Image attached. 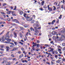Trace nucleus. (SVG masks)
Listing matches in <instances>:
<instances>
[{
    "label": "nucleus",
    "instance_id": "603ef678",
    "mask_svg": "<svg viewBox=\"0 0 65 65\" xmlns=\"http://www.w3.org/2000/svg\"><path fill=\"white\" fill-rule=\"evenodd\" d=\"M23 53H24V55H26V54H27V53L25 52V51L23 52Z\"/></svg>",
    "mask_w": 65,
    "mask_h": 65
},
{
    "label": "nucleus",
    "instance_id": "69168bd1",
    "mask_svg": "<svg viewBox=\"0 0 65 65\" xmlns=\"http://www.w3.org/2000/svg\"><path fill=\"white\" fill-rule=\"evenodd\" d=\"M45 46H48L49 47H50V46L49 45H48L47 44H45Z\"/></svg>",
    "mask_w": 65,
    "mask_h": 65
},
{
    "label": "nucleus",
    "instance_id": "20e7f679",
    "mask_svg": "<svg viewBox=\"0 0 65 65\" xmlns=\"http://www.w3.org/2000/svg\"><path fill=\"white\" fill-rule=\"evenodd\" d=\"M14 35V38H16L17 37V34L15 32H14L13 33Z\"/></svg>",
    "mask_w": 65,
    "mask_h": 65
},
{
    "label": "nucleus",
    "instance_id": "338daca9",
    "mask_svg": "<svg viewBox=\"0 0 65 65\" xmlns=\"http://www.w3.org/2000/svg\"><path fill=\"white\" fill-rule=\"evenodd\" d=\"M42 34L41 33H39V35H38V36H41V35Z\"/></svg>",
    "mask_w": 65,
    "mask_h": 65
},
{
    "label": "nucleus",
    "instance_id": "cd10ccee",
    "mask_svg": "<svg viewBox=\"0 0 65 65\" xmlns=\"http://www.w3.org/2000/svg\"><path fill=\"white\" fill-rule=\"evenodd\" d=\"M0 47L1 48H3L4 47V45H1Z\"/></svg>",
    "mask_w": 65,
    "mask_h": 65
},
{
    "label": "nucleus",
    "instance_id": "c9c22d12",
    "mask_svg": "<svg viewBox=\"0 0 65 65\" xmlns=\"http://www.w3.org/2000/svg\"><path fill=\"white\" fill-rule=\"evenodd\" d=\"M37 47H38V48H39V44H37Z\"/></svg>",
    "mask_w": 65,
    "mask_h": 65
},
{
    "label": "nucleus",
    "instance_id": "0eeeda50",
    "mask_svg": "<svg viewBox=\"0 0 65 65\" xmlns=\"http://www.w3.org/2000/svg\"><path fill=\"white\" fill-rule=\"evenodd\" d=\"M10 37L9 36H7L5 38V40H7L9 39V38H10Z\"/></svg>",
    "mask_w": 65,
    "mask_h": 65
},
{
    "label": "nucleus",
    "instance_id": "4468645a",
    "mask_svg": "<svg viewBox=\"0 0 65 65\" xmlns=\"http://www.w3.org/2000/svg\"><path fill=\"white\" fill-rule=\"evenodd\" d=\"M21 50L22 51H24V52L25 51V48L23 47L21 48Z\"/></svg>",
    "mask_w": 65,
    "mask_h": 65
},
{
    "label": "nucleus",
    "instance_id": "774afa93",
    "mask_svg": "<svg viewBox=\"0 0 65 65\" xmlns=\"http://www.w3.org/2000/svg\"><path fill=\"white\" fill-rule=\"evenodd\" d=\"M32 50L33 51H34V50H35L34 47H32Z\"/></svg>",
    "mask_w": 65,
    "mask_h": 65
},
{
    "label": "nucleus",
    "instance_id": "bb28decb",
    "mask_svg": "<svg viewBox=\"0 0 65 65\" xmlns=\"http://www.w3.org/2000/svg\"><path fill=\"white\" fill-rule=\"evenodd\" d=\"M51 65H54L55 64V62L54 63L52 61H51Z\"/></svg>",
    "mask_w": 65,
    "mask_h": 65
},
{
    "label": "nucleus",
    "instance_id": "0e129e2a",
    "mask_svg": "<svg viewBox=\"0 0 65 65\" xmlns=\"http://www.w3.org/2000/svg\"><path fill=\"white\" fill-rule=\"evenodd\" d=\"M9 33V32H8L7 33V34L6 35V36H9V34H8Z\"/></svg>",
    "mask_w": 65,
    "mask_h": 65
},
{
    "label": "nucleus",
    "instance_id": "c03bdc74",
    "mask_svg": "<svg viewBox=\"0 0 65 65\" xmlns=\"http://www.w3.org/2000/svg\"><path fill=\"white\" fill-rule=\"evenodd\" d=\"M1 14H5V13L4 12H1Z\"/></svg>",
    "mask_w": 65,
    "mask_h": 65
},
{
    "label": "nucleus",
    "instance_id": "2f4dec72",
    "mask_svg": "<svg viewBox=\"0 0 65 65\" xmlns=\"http://www.w3.org/2000/svg\"><path fill=\"white\" fill-rule=\"evenodd\" d=\"M41 5H43V4L44 3V1H43L41 2Z\"/></svg>",
    "mask_w": 65,
    "mask_h": 65
},
{
    "label": "nucleus",
    "instance_id": "6e6552de",
    "mask_svg": "<svg viewBox=\"0 0 65 65\" xmlns=\"http://www.w3.org/2000/svg\"><path fill=\"white\" fill-rule=\"evenodd\" d=\"M18 49V48H14L13 49L11 50V51H16Z\"/></svg>",
    "mask_w": 65,
    "mask_h": 65
},
{
    "label": "nucleus",
    "instance_id": "b1692460",
    "mask_svg": "<svg viewBox=\"0 0 65 65\" xmlns=\"http://www.w3.org/2000/svg\"><path fill=\"white\" fill-rule=\"evenodd\" d=\"M15 23H17V24H20V22H19V21H18V20H16V21Z\"/></svg>",
    "mask_w": 65,
    "mask_h": 65
},
{
    "label": "nucleus",
    "instance_id": "7c9ffc66",
    "mask_svg": "<svg viewBox=\"0 0 65 65\" xmlns=\"http://www.w3.org/2000/svg\"><path fill=\"white\" fill-rule=\"evenodd\" d=\"M25 18V19H27V20L29 19V17H28V16H26Z\"/></svg>",
    "mask_w": 65,
    "mask_h": 65
},
{
    "label": "nucleus",
    "instance_id": "58836bf2",
    "mask_svg": "<svg viewBox=\"0 0 65 65\" xmlns=\"http://www.w3.org/2000/svg\"><path fill=\"white\" fill-rule=\"evenodd\" d=\"M52 53L53 54H55V53H54V49L53 48H52Z\"/></svg>",
    "mask_w": 65,
    "mask_h": 65
},
{
    "label": "nucleus",
    "instance_id": "c756f323",
    "mask_svg": "<svg viewBox=\"0 0 65 65\" xmlns=\"http://www.w3.org/2000/svg\"><path fill=\"white\" fill-rule=\"evenodd\" d=\"M11 57H12V58H14V57H15V56L13 54H12L11 55Z\"/></svg>",
    "mask_w": 65,
    "mask_h": 65
},
{
    "label": "nucleus",
    "instance_id": "ddd939ff",
    "mask_svg": "<svg viewBox=\"0 0 65 65\" xmlns=\"http://www.w3.org/2000/svg\"><path fill=\"white\" fill-rule=\"evenodd\" d=\"M61 38H64L65 39V35H61Z\"/></svg>",
    "mask_w": 65,
    "mask_h": 65
},
{
    "label": "nucleus",
    "instance_id": "f3484780",
    "mask_svg": "<svg viewBox=\"0 0 65 65\" xmlns=\"http://www.w3.org/2000/svg\"><path fill=\"white\" fill-rule=\"evenodd\" d=\"M17 20L16 19H12V21L13 22H16V21H17Z\"/></svg>",
    "mask_w": 65,
    "mask_h": 65
},
{
    "label": "nucleus",
    "instance_id": "052dcab7",
    "mask_svg": "<svg viewBox=\"0 0 65 65\" xmlns=\"http://www.w3.org/2000/svg\"><path fill=\"white\" fill-rule=\"evenodd\" d=\"M16 60V58H14L12 59V60L14 61H15V60Z\"/></svg>",
    "mask_w": 65,
    "mask_h": 65
},
{
    "label": "nucleus",
    "instance_id": "a19ab883",
    "mask_svg": "<svg viewBox=\"0 0 65 65\" xmlns=\"http://www.w3.org/2000/svg\"><path fill=\"white\" fill-rule=\"evenodd\" d=\"M61 17H62V15H60V17L58 18V19H61Z\"/></svg>",
    "mask_w": 65,
    "mask_h": 65
},
{
    "label": "nucleus",
    "instance_id": "c85d7f7f",
    "mask_svg": "<svg viewBox=\"0 0 65 65\" xmlns=\"http://www.w3.org/2000/svg\"><path fill=\"white\" fill-rule=\"evenodd\" d=\"M7 41H8V42H10V41H11V39H8L7 40Z\"/></svg>",
    "mask_w": 65,
    "mask_h": 65
},
{
    "label": "nucleus",
    "instance_id": "4c0bfd02",
    "mask_svg": "<svg viewBox=\"0 0 65 65\" xmlns=\"http://www.w3.org/2000/svg\"><path fill=\"white\" fill-rule=\"evenodd\" d=\"M7 20L8 21H9V22H10V19L9 18H8L7 19Z\"/></svg>",
    "mask_w": 65,
    "mask_h": 65
},
{
    "label": "nucleus",
    "instance_id": "09e8293b",
    "mask_svg": "<svg viewBox=\"0 0 65 65\" xmlns=\"http://www.w3.org/2000/svg\"><path fill=\"white\" fill-rule=\"evenodd\" d=\"M54 53L55 54H58V52L57 51H54Z\"/></svg>",
    "mask_w": 65,
    "mask_h": 65
},
{
    "label": "nucleus",
    "instance_id": "393cba45",
    "mask_svg": "<svg viewBox=\"0 0 65 65\" xmlns=\"http://www.w3.org/2000/svg\"><path fill=\"white\" fill-rule=\"evenodd\" d=\"M20 28L21 30H24V28L23 27H20Z\"/></svg>",
    "mask_w": 65,
    "mask_h": 65
},
{
    "label": "nucleus",
    "instance_id": "f257e3e1",
    "mask_svg": "<svg viewBox=\"0 0 65 65\" xmlns=\"http://www.w3.org/2000/svg\"><path fill=\"white\" fill-rule=\"evenodd\" d=\"M35 33L34 34L35 36H37L39 33V31L38 30H36L35 31Z\"/></svg>",
    "mask_w": 65,
    "mask_h": 65
},
{
    "label": "nucleus",
    "instance_id": "aec40b11",
    "mask_svg": "<svg viewBox=\"0 0 65 65\" xmlns=\"http://www.w3.org/2000/svg\"><path fill=\"white\" fill-rule=\"evenodd\" d=\"M10 13H11V11H8V12L7 13V14H10Z\"/></svg>",
    "mask_w": 65,
    "mask_h": 65
},
{
    "label": "nucleus",
    "instance_id": "a878e982",
    "mask_svg": "<svg viewBox=\"0 0 65 65\" xmlns=\"http://www.w3.org/2000/svg\"><path fill=\"white\" fill-rule=\"evenodd\" d=\"M13 10H17V6H14V9Z\"/></svg>",
    "mask_w": 65,
    "mask_h": 65
},
{
    "label": "nucleus",
    "instance_id": "a211bd4d",
    "mask_svg": "<svg viewBox=\"0 0 65 65\" xmlns=\"http://www.w3.org/2000/svg\"><path fill=\"white\" fill-rule=\"evenodd\" d=\"M20 15H22L23 14V11H21V12L19 13Z\"/></svg>",
    "mask_w": 65,
    "mask_h": 65
},
{
    "label": "nucleus",
    "instance_id": "1a4fd4ad",
    "mask_svg": "<svg viewBox=\"0 0 65 65\" xmlns=\"http://www.w3.org/2000/svg\"><path fill=\"white\" fill-rule=\"evenodd\" d=\"M56 22V20H53L52 23H51V25H54V24L55 22Z\"/></svg>",
    "mask_w": 65,
    "mask_h": 65
},
{
    "label": "nucleus",
    "instance_id": "473e14b6",
    "mask_svg": "<svg viewBox=\"0 0 65 65\" xmlns=\"http://www.w3.org/2000/svg\"><path fill=\"white\" fill-rule=\"evenodd\" d=\"M34 29L35 30H37L38 29V28H37L36 27H34Z\"/></svg>",
    "mask_w": 65,
    "mask_h": 65
},
{
    "label": "nucleus",
    "instance_id": "49530a36",
    "mask_svg": "<svg viewBox=\"0 0 65 65\" xmlns=\"http://www.w3.org/2000/svg\"><path fill=\"white\" fill-rule=\"evenodd\" d=\"M10 9H11V10H12V9H13V7L11 6L10 7Z\"/></svg>",
    "mask_w": 65,
    "mask_h": 65
},
{
    "label": "nucleus",
    "instance_id": "423d86ee",
    "mask_svg": "<svg viewBox=\"0 0 65 65\" xmlns=\"http://www.w3.org/2000/svg\"><path fill=\"white\" fill-rule=\"evenodd\" d=\"M3 60L4 61H6L7 60V58L6 57L5 58H3Z\"/></svg>",
    "mask_w": 65,
    "mask_h": 65
},
{
    "label": "nucleus",
    "instance_id": "e2e57ef3",
    "mask_svg": "<svg viewBox=\"0 0 65 65\" xmlns=\"http://www.w3.org/2000/svg\"><path fill=\"white\" fill-rule=\"evenodd\" d=\"M24 62H25V63H28V61H27V60H24Z\"/></svg>",
    "mask_w": 65,
    "mask_h": 65
},
{
    "label": "nucleus",
    "instance_id": "f03ea898",
    "mask_svg": "<svg viewBox=\"0 0 65 65\" xmlns=\"http://www.w3.org/2000/svg\"><path fill=\"white\" fill-rule=\"evenodd\" d=\"M52 34L53 35H56V34H57V32L56 31H53L52 32Z\"/></svg>",
    "mask_w": 65,
    "mask_h": 65
},
{
    "label": "nucleus",
    "instance_id": "5701e85b",
    "mask_svg": "<svg viewBox=\"0 0 65 65\" xmlns=\"http://www.w3.org/2000/svg\"><path fill=\"white\" fill-rule=\"evenodd\" d=\"M14 43L15 44L16 46H17V44H18V43L17 42H14Z\"/></svg>",
    "mask_w": 65,
    "mask_h": 65
},
{
    "label": "nucleus",
    "instance_id": "864d4df0",
    "mask_svg": "<svg viewBox=\"0 0 65 65\" xmlns=\"http://www.w3.org/2000/svg\"><path fill=\"white\" fill-rule=\"evenodd\" d=\"M6 5V4L4 3L3 5V6H5V5Z\"/></svg>",
    "mask_w": 65,
    "mask_h": 65
},
{
    "label": "nucleus",
    "instance_id": "a18cd8bd",
    "mask_svg": "<svg viewBox=\"0 0 65 65\" xmlns=\"http://www.w3.org/2000/svg\"><path fill=\"white\" fill-rule=\"evenodd\" d=\"M43 7L44 8H47L46 6L45 5L43 6Z\"/></svg>",
    "mask_w": 65,
    "mask_h": 65
},
{
    "label": "nucleus",
    "instance_id": "6ab92c4d",
    "mask_svg": "<svg viewBox=\"0 0 65 65\" xmlns=\"http://www.w3.org/2000/svg\"><path fill=\"white\" fill-rule=\"evenodd\" d=\"M24 26L25 28H27V27H29V25L25 24L24 25Z\"/></svg>",
    "mask_w": 65,
    "mask_h": 65
},
{
    "label": "nucleus",
    "instance_id": "f8f14e48",
    "mask_svg": "<svg viewBox=\"0 0 65 65\" xmlns=\"http://www.w3.org/2000/svg\"><path fill=\"white\" fill-rule=\"evenodd\" d=\"M32 19H33L32 18H30L29 20H27V21H28L29 22H30V21H32Z\"/></svg>",
    "mask_w": 65,
    "mask_h": 65
},
{
    "label": "nucleus",
    "instance_id": "4be33fe9",
    "mask_svg": "<svg viewBox=\"0 0 65 65\" xmlns=\"http://www.w3.org/2000/svg\"><path fill=\"white\" fill-rule=\"evenodd\" d=\"M8 60H12V57H10L9 58H8Z\"/></svg>",
    "mask_w": 65,
    "mask_h": 65
},
{
    "label": "nucleus",
    "instance_id": "4d7b16f0",
    "mask_svg": "<svg viewBox=\"0 0 65 65\" xmlns=\"http://www.w3.org/2000/svg\"><path fill=\"white\" fill-rule=\"evenodd\" d=\"M62 60L63 61H64V62L65 61V59L64 58H62Z\"/></svg>",
    "mask_w": 65,
    "mask_h": 65
},
{
    "label": "nucleus",
    "instance_id": "13d9d810",
    "mask_svg": "<svg viewBox=\"0 0 65 65\" xmlns=\"http://www.w3.org/2000/svg\"><path fill=\"white\" fill-rule=\"evenodd\" d=\"M63 33L65 34V29H64L63 31Z\"/></svg>",
    "mask_w": 65,
    "mask_h": 65
},
{
    "label": "nucleus",
    "instance_id": "7ed1b4c3",
    "mask_svg": "<svg viewBox=\"0 0 65 65\" xmlns=\"http://www.w3.org/2000/svg\"><path fill=\"white\" fill-rule=\"evenodd\" d=\"M48 9L49 10V11H52V8L51 7H49V5H47Z\"/></svg>",
    "mask_w": 65,
    "mask_h": 65
},
{
    "label": "nucleus",
    "instance_id": "8fccbe9b",
    "mask_svg": "<svg viewBox=\"0 0 65 65\" xmlns=\"http://www.w3.org/2000/svg\"><path fill=\"white\" fill-rule=\"evenodd\" d=\"M54 4L55 5H57V3L55 2L54 3Z\"/></svg>",
    "mask_w": 65,
    "mask_h": 65
},
{
    "label": "nucleus",
    "instance_id": "39448f33",
    "mask_svg": "<svg viewBox=\"0 0 65 65\" xmlns=\"http://www.w3.org/2000/svg\"><path fill=\"white\" fill-rule=\"evenodd\" d=\"M62 37H60V38H59L57 39V41H62Z\"/></svg>",
    "mask_w": 65,
    "mask_h": 65
},
{
    "label": "nucleus",
    "instance_id": "412c9836",
    "mask_svg": "<svg viewBox=\"0 0 65 65\" xmlns=\"http://www.w3.org/2000/svg\"><path fill=\"white\" fill-rule=\"evenodd\" d=\"M20 37H23V34L21 32L20 33Z\"/></svg>",
    "mask_w": 65,
    "mask_h": 65
},
{
    "label": "nucleus",
    "instance_id": "680f3d73",
    "mask_svg": "<svg viewBox=\"0 0 65 65\" xmlns=\"http://www.w3.org/2000/svg\"><path fill=\"white\" fill-rule=\"evenodd\" d=\"M12 26H15V24L13 23L12 24Z\"/></svg>",
    "mask_w": 65,
    "mask_h": 65
},
{
    "label": "nucleus",
    "instance_id": "dca6fc26",
    "mask_svg": "<svg viewBox=\"0 0 65 65\" xmlns=\"http://www.w3.org/2000/svg\"><path fill=\"white\" fill-rule=\"evenodd\" d=\"M30 30L31 31H32V30H33V31H35V30H34V28H32V27L30 28Z\"/></svg>",
    "mask_w": 65,
    "mask_h": 65
},
{
    "label": "nucleus",
    "instance_id": "9b49d317",
    "mask_svg": "<svg viewBox=\"0 0 65 65\" xmlns=\"http://www.w3.org/2000/svg\"><path fill=\"white\" fill-rule=\"evenodd\" d=\"M6 48L7 49L6 50V51H7V52H8V51H9V46H6Z\"/></svg>",
    "mask_w": 65,
    "mask_h": 65
},
{
    "label": "nucleus",
    "instance_id": "72a5a7b5",
    "mask_svg": "<svg viewBox=\"0 0 65 65\" xmlns=\"http://www.w3.org/2000/svg\"><path fill=\"white\" fill-rule=\"evenodd\" d=\"M39 9L40 10H41V11H43V10L44 9L42 8H40Z\"/></svg>",
    "mask_w": 65,
    "mask_h": 65
},
{
    "label": "nucleus",
    "instance_id": "2eb2a0df",
    "mask_svg": "<svg viewBox=\"0 0 65 65\" xmlns=\"http://www.w3.org/2000/svg\"><path fill=\"white\" fill-rule=\"evenodd\" d=\"M60 62H61V60H58L56 61V63H59Z\"/></svg>",
    "mask_w": 65,
    "mask_h": 65
},
{
    "label": "nucleus",
    "instance_id": "e433bc0d",
    "mask_svg": "<svg viewBox=\"0 0 65 65\" xmlns=\"http://www.w3.org/2000/svg\"><path fill=\"white\" fill-rule=\"evenodd\" d=\"M4 32V31H3L2 32H1V33H0V35H1L2 34H3V33Z\"/></svg>",
    "mask_w": 65,
    "mask_h": 65
},
{
    "label": "nucleus",
    "instance_id": "f704fd0d",
    "mask_svg": "<svg viewBox=\"0 0 65 65\" xmlns=\"http://www.w3.org/2000/svg\"><path fill=\"white\" fill-rule=\"evenodd\" d=\"M55 58H56V59H58V55H55Z\"/></svg>",
    "mask_w": 65,
    "mask_h": 65
},
{
    "label": "nucleus",
    "instance_id": "ea45409f",
    "mask_svg": "<svg viewBox=\"0 0 65 65\" xmlns=\"http://www.w3.org/2000/svg\"><path fill=\"white\" fill-rule=\"evenodd\" d=\"M19 43H20L21 44V45H23V44H24V43H22L21 42H19Z\"/></svg>",
    "mask_w": 65,
    "mask_h": 65
},
{
    "label": "nucleus",
    "instance_id": "5fc2aeb1",
    "mask_svg": "<svg viewBox=\"0 0 65 65\" xmlns=\"http://www.w3.org/2000/svg\"><path fill=\"white\" fill-rule=\"evenodd\" d=\"M32 44H34V45L36 46V43H35L34 42H33Z\"/></svg>",
    "mask_w": 65,
    "mask_h": 65
},
{
    "label": "nucleus",
    "instance_id": "de8ad7c7",
    "mask_svg": "<svg viewBox=\"0 0 65 65\" xmlns=\"http://www.w3.org/2000/svg\"><path fill=\"white\" fill-rule=\"evenodd\" d=\"M59 19H57L56 21L57 24H58V23H59Z\"/></svg>",
    "mask_w": 65,
    "mask_h": 65
},
{
    "label": "nucleus",
    "instance_id": "3c124183",
    "mask_svg": "<svg viewBox=\"0 0 65 65\" xmlns=\"http://www.w3.org/2000/svg\"><path fill=\"white\" fill-rule=\"evenodd\" d=\"M18 54H21L22 53V52H21V51H18Z\"/></svg>",
    "mask_w": 65,
    "mask_h": 65
},
{
    "label": "nucleus",
    "instance_id": "37998d69",
    "mask_svg": "<svg viewBox=\"0 0 65 65\" xmlns=\"http://www.w3.org/2000/svg\"><path fill=\"white\" fill-rule=\"evenodd\" d=\"M34 20H32L31 22V23L32 24H33V23H34Z\"/></svg>",
    "mask_w": 65,
    "mask_h": 65
},
{
    "label": "nucleus",
    "instance_id": "bf43d9fd",
    "mask_svg": "<svg viewBox=\"0 0 65 65\" xmlns=\"http://www.w3.org/2000/svg\"><path fill=\"white\" fill-rule=\"evenodd\" d=\"M13 36V35L12 34H11V35H10V37H12Z\"/></svg>",
    "mask_w": 65,
    "mask_h": 65
},
{
    "label": "nucleus",
    "instance_id": "6e6d98bb",
    "mask_svg": "<svg viewBox=\"0 0 65 65\" xmlns=\"http://www.w3.org/2000/svg\"><path fill=\"white\" fill-rule=\"evenodd\" d=\"M0 50H1V51H4V49H3L2 48H0Z\"/></svg>",
    "mask_w": 65,
    "mask_h": 65
},
{
    "label": "nucleus",
    "instance_id": "9d476101",
    "mask_svg": "<svg viewBox=\"0 0 65 65\" xmlns=\"http://www.w3.org/2000/svg\"><path fill=\"white\" fill-rule=\"evenodd\" d=\"M5 41V40H4V38L2 37L1 38V41L2 42H3Z\"/></svg>",
    "mask_w": 65,
    "mask_h": 65
},
{
    "label": "nucleus",
    "instance_id": "79ce46f5",
    "mask_svg": "<svg viewBox=\"0 0 65 65\" xmlns=\"http://www.w3.org/2000/svg\"><path fill=\"white\" fill-rule=\"evenodd\" d=\"M27 14L24 13V14L23 15V16L25 18L26 16V15Z\"/></svg>",
    "mask_w": 65,
    "mask_h": 65
}]
</instances>
